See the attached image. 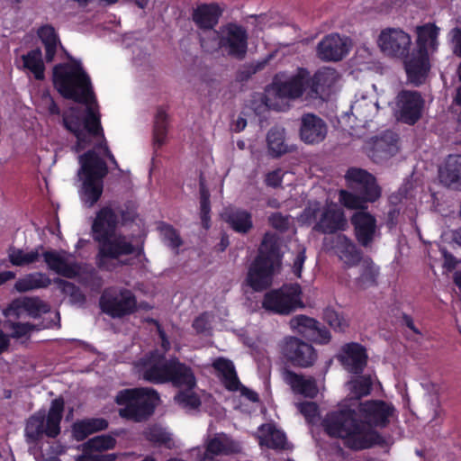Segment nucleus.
Here are the masks:
<instances>
[{
	"label": "nucleus",
	"mask_w": 461,
	"mask_h": 461,
	"mask_svg": "<svg viewBox=\"0 0 461 461\" xmlns=\"http://www.w3.org/2000/svg\"><path fill=\"white\" fill-rule=\"evenodd\" d=\"M53 283L58 285L63 294L68 296L71 303L77 304L85 302L86 297L84 294L75 284L59 277L54 278Z\"/></svg>",
	"instance_id": "45"
},
{
	"label": "nucleus",
	"mask_w": 461,
	"mask_h": 461,
	"mask_svg": "<svg viewBox=\"0 0 461 461\" xmlns=\"http://www.w3.org/2000/svg\"><path fill=\"white\" fill-rule=\"evenodd\" d=\"M339 80V74L331 68H322L319 69L314 76L305 83V90L310 98H322L329 95Z\"/></svg>",
	"instance_id": "19"
},
{
	"label": "nucleus",
	"mask_w": 461,
	"mask_h": 461,
	"mask_svg": "<svg viewBox=\"0 0 461 461\" xmlns=\"http://www.w3.org/2000/svg\"><path fill=\"white\" fill-rule=\"evenodd\" d=\"M351 113L359 122H368L378 110L377 101L375 95L358 94L351 104Z\"/></svg>",
	"instance_id": "32"
},
{
	"label": "nucleus",
	"mask_w": 461,
	"mask_h": 461,
	"mask_svg": "<svg viewBox=\"0 0 461 461\" xmlns=\"http://www.w3.org/2000/svg\"><path fill=\"white\" fill-rule=\"evenodd\" d=\"M439 32L440 28L431 23L415 27V49L404 61L408 80L415 86L424 81L430 68L429 57L438 50Z\"/></svg>",
	"instance_id": "5"
},
{
	"label": "nucleus",
	"mask_w": 461,
	"mask_h": 461,
	"mask_svg": "<svg viewBox=\"0 0 461 461\" xmlns=\"http://www.w3.org/2000/svg\"><path fill=\"white\" fill-rule=\"evenodd\" d=\"M204 452L198 461H221L222 456L240 451V444L224 433H217L212 437H208L204 441Z\"/></svg>",
	"instance_id": "20"
},
{
	"label": "nucleus",
	"mask_w": 461,
	"mask_h": 461,
	"mask_svg": "<svg viewBox=\"0 0 461 461\" xmlns=\"http://www.w3.org/2000/svg\"><path fill=\"white\" fill-rule=\"evenodd\" d=\"M358 410L364 421L357 419L355 409L332 411L325 416L322 426L328 435L339 438L352 449L370 448L383 442L382 437L371 427L384 428L396 417L394 406L382 400L360 402Z\"/></svg>",
	"instance_id": "2"
},
{
	"label": "nucleus",
	"mask_w": 461,
	"mask_h": 461,
	"mask_svg": "<svg viewBox=\"0 0 461 461\" xmlns=\"http://www.w3.org/2000/svg\"><path fill=\"white\" fill-rule=\"evenodd\" d=\"M167 132V114L166 111L159 108L157 111L154 122V144L158 147L165 143Z\"/></svg>",
	"instance_id": "44"
},
{
	"label": "nucleus",
	"mask_w": 461,
	"mask_h": 461,
	"mask_svg": "<svg viewBox=\"0 0 461 461\" xmlns=\"http://www.w3.org/2000/svg\"><path fill=\"white\" fill-rule=\"evenodd\" d=\"M41 255L48 268L59 276L74 278L79 275L80 267L76 262H69L66 257L55 249L41 250Z\"/></svg>",
	"instance_id": "25"
},
{
	"label": "nucleus",
	"mask_w": 461,
	"mask_h": 461,
	"mask_svg": "<svg viewBox=\"0 0 461 461\" xmlns=\"http://www.w3.org/2000/svg\"><path fill=\"white\" fill-rule=\"evenodd\" d=\"M300 218L303 223L314 221L313 230L323 234L343 231L348 227V221L343 210L335 203H327L321 207L319 202H311Z\"/></svg>",
	"instance_id": "12"
},
{
	"label": "nucleus",
	"mask_w": 461,
	"mask_h": 461,
	"mask_svg": "<svg viewBox=\"0 0 461 461\" xmlns=\"http://www.w3.org/2000/svg\"><path fill=\"white\" fill-rule=\"evenodd\" d=\"M328 127L325 122L313 113H306L301 117L300 137L307 144L321 142L327 135Z\"/></svg>",
	"instance_id": "24"
},
{
	"label": "nucleus",
	"mask_w": 461,
	"mask_h": 461,
	"mask_svg": "<svg viewBox=\"0 0 461 461\" xmlns=\"http://www.w3.org/2000/svg\"><path fill=\"white\" fill-rule=\"evenodd\" d=\"M5 329L11 331L8 336L10 339H19L22 338H30L31 333L34 330H41L45 329L46 326L40 324H32L29 322H19V321H6L4 324Z\"/></svg>",
	"instance_id": "42"
},
{
	"label": "nucleus",
	"mask_w": 461,
	"mask_h": 461,
	"mask_svg": "<svg viewBox=\"0 0 461 461\" xmlns=\"http://www.w3.org/2000/svg\"><path fill=\"white\" fill-rule=\"evenodd\" d=\"M305 258V249H299L298 254L296 255L293 264V271L297 277L301 276Z\"/></svg>",
	"instance_id": "61"
},
{
	"label": "nucleus",
	"mask_w": 461,
	"mask_h": 461,
	"mask_svg": "<svg viewBox=\"0 0 461 461\" xmlns=\"http://www.w3.org/2000/svg\"><path fill=\"white\" fill-rule=\"evenodd\" d=\"M38 35L43 45L59 43V37L52 25L46 24L38 30Z\"/></svg>",
	"instance_id": "51"
},
{
	"label": "nucleus",
	"mask_w": 461,
	"mask_h": 461,
	"mask_svg": "<svg viewBox=\"0 0 461 461\" xmlns=\"http://www.w3.org/2000/svg\"><path fill=\"white\" fill-rule=\"evenodd\" d=\"M308 81V71L299 68L297 73L285 81L276 80L266 90L264 102L272 110L284 111L289 107V102L300 97Z\"/></svg>",
	"instance_id": "13"
},
{
	"label": "nucleus",
	"mask_w": 461,
	"mask_h": 461,
	"mask_svg": "<svg viewBox=\"0 0 461 461\" xmlns=\"http://www.w3.org/2000/svg\"><path fill=\"white\" fill-rule=\"evenodd\" d=\"M115 438L111 435H100L88 438V453L104 451L114 447Z\"/></svg>",
	"instance_id": "48"
},
{
	"label": "nucleus",
	"mask_w": 461,
	"mask_h": 461,
	"mask_svg": "<svg viewBox=\"0 0 461 461\" xmlns=\"http://www.w3.org/2000/svg\"><path fill=\"white\" fill-rule=\"evenodd\" d=\"M359 276L356 278L357 287L366 289L376 284L378 267L369 259L361 260Z\"/></svg>",
	"instance_id": "41"
},
{
	"label": "nucleus",
	"mask_w": 461,
	"mask_h": 461,
	"mask_svg": "<svg viewBox=\"0 0 461 461\" xmlns=\"http://www.w3.org/2000/svg\"><path fill=\"white\" fill-rule=\"evenodd\" d=\"M351 223L354 227L355 237L362 247L371 246L379 235L376 218L367 211L356 212L351 216Z\"/></svg>",
	"instance_id": "21"
},
{
	"label": "nucleus",
	"mask_w": 461,
	"mask_h": 461,
	"mask_svg": "<svg viewBox=\"0 0 461 461\" xmlns=\"http://www.w3.org/2000/svg\"><path fill=\"white\" fill-rule=\"evenodd\" d=\"M452 37L455 45V52L461 56V30L454 29L452 31Z\"/></svg>",
	"instance_id": "63"
},
{
	"label": "nucleus",
	"mask_w": 461,
	"mask_h": 461,
	"mask_svg": "<svg viewBox=\"0 0 461 461\" xmlns=\"http://www.w3.org/2000/svg\"><path fill=\"white\" fill-rule=\"evenodd\" d=\"M311 339L320 344H326L330 339V334L324 327L318 321L316 330H313L312 335L310 336Z\"/></svg>",
	"instance_id": "57"
},
{
	"label": "nucleus",
	"mask_w": 461,
	"mask_h": 461,
	"mask_svg": "<svg viewBox=\"0 0 461 461\" xmlns=\"http://www.w3.org/2000/svg\"><path fill=\"white\" fill-rule=\"evenodd\" d=\"M193 328L198 334H204L211 330V315L204 312L194 319Z\"/></svg>",
	"instance_id": "53"
},
{
	"label": "nucleus",
	"mask_w": 461,
	"mask_h": 461,
	"mask_svg": "<svg viewBox=\"0 0 461 461\" xmlns=\"http://www.w3.org/2000/svg\"><path fill=\"white\" fill-rule=\"evenodd\" d=\"M52 82L58 93L67 100L80 104L71 107L63 114V125L76 138L72 150L80 153L75 185L78 187L80 199L86 203V72L80 62L73 60L54 66Z\"/></svg>",
	"instance_id": "1"
},
{
	"label": "nucleus",
	"mask_w": 461,
	"mask_h": 461,
	"mask_svg": "<svg viewBox=\"0 0 461 461\" xmlns=\"http://www.w3.org/2000/svg\"><path fill=\"white\" fill-rule=\"evenodd\" d=\"M222 217L239 233H247L253 227L251 213L246 210L228 208L222 213Z\"/></svg>",
	"instance_id": "33"
},
{
	"label": "nucleus",
	"mask_w": 461,
	"mask_h": 461,
	"mask_svg": "<svg viewBox=\"0 0 461 461\" xmlns=\"http://www.w3.org/2000/svg\"><path fill=\"white\" fill-rule=\"evenodd\" d=\"M300 412L309 420H313L318 414V406L312 402H301L297 405Z\"/></svg>",
	"instance_id": "58"
},
{
	"label": "nucleus",
	"mask_w": 461,
	"mask_h": 461,
	"mask_svg": "<svg viewBox=\"0 0 461 461\" xmlns=\"http://www.w3.org/2000/svg\"><path fill=\"white\" fill-rule=\"evenodd\" d=\"M372 384L373 379L370 375L359 376L348 382L347 385L348 391L350 392V399L345 400L339 405L338 410L348 409V407L351 409H355V407H358V400L361 397L366 396L370 393Z\"/></svg>",
	"instance_id": "30"
},
{
	"label": "nucleus",
	"mask_w": 461,
	"mask_h": 461,
	"mask_svg": "<svg viewBox=\"0 0 461 461\" xmlns=\"http://www.w3.org/2000/svg\"><path fill=\"white\" fill-rule=\"evenodd\" d=\"M52 281L50 276L43 272H33L19 278L14 288L20 293L47 288L51 285Z\"/></svg>",
	"instance_id": "36"
},
{
	"label": "nucleus",
	"mask_w": 461,
	"mask_h": 461,
	"mask_svg": "<svg viewBox=\"0 0 461 461\" xmlns=\"http://www.w3.org/2000/svg\"><path fill=\"white\" fill-rule=\"evenodd\" d=\"M317 321L305 315H297L289 321L291 329L304 337L310 338L316 330Z\"/></svg>",
	"instance_id": "43"
},
{
	"label": "nucleus",
	"mask_w": 461,
	"mask_h": 461,
	"mask_svg": "<svg viewBox=\"0 0 461 461\" xmlns=\"http://www.w3.org/2000/svg\"><path fill=\"white\" fill-rule=\"evenodd\" d=\"M339 357L344 367L353 374L361 373L366 364V350L357 343L345 345Z\"/></svg>",
	"instance_id": "28"
},
{
	"label": "nucleus",
	"mask_w": 461,
	"mask_h": 461,
	"mask_svg": "<svg viewBox=\"0 0 461 461\" xmlns=\"http://www.w3.org/2000/svg\"><path fill=\"white\" fill-rule=\"evenodd\" d=\"M115 401L124 406L119 410L121 417L139 422L153 412L159 397L152 388H135L119 392Z\"/></svg>",
	"instance_id": "11"
},
{
	"label": "nucleus",
	"mask_w": 461,
	"mask_h": 461,
	"mask_svg": "<svg viewBox=\"0 0 461 461\" xmlns=\"http://www.w3.org/2000/svg\"><path fill=\"white\" fill-rule=\"evenodd\" d=\"M323 318L325 321L335 330L344 331L348 327L347 320L333 309H325Z\"/></svg>",
	"instance_id": "49"
},
{
	"label": "nucleus",
	"mask_w": 461,
	"mask_h": 461,
	"mask_svg": "<svg viewBox=\"0 0 461 461\" xmlns=\"http://www.w3.org/2000/svg\"><path fill=\"white\" fill-rule=\"evenodd\" d=\"M41 101L43 103L44 108L48 111L50 115L60 114V108L50 92L46 91L42 93Z\"/></svg>",
	"instance_id": "55"
},
{
	"label": "nucleus",
	"mask_w": 461,
	"mask_h": 461,
	"mask_svg": "<svg viewBox=\"0 0 461 461\" xmlns=\"http://www.w3.org/2000/svg\"><path fill=\"white\" fill-rule=\"evenodd\" d=\"M42 245L37 246L35 249L29 252H24L22 249H17L14 246L8 249V259L13 266L24 267L35 263L39 260L41 251L43 250Z\"/></svg>",
	"instance_id": "37"
},
{
	"label": "nucleus",
	"mask_w": 461,
	"mask_h": 461,
	"mask_svg": "<svg viewBox=\"0 0 461 461\" xmlns=\"http://www.w3.org/2000/svg\"><path fill=\"white\" fill-rule=\"evenodd\" d=\"M439 176L446 185L461 183V155H449Z\"/></svg>",
	"instance_id": "39"
},
{
	"label": "nucleus",
	"mask_w": 461,
	"mask_h": 461,
	"mask_svg": "<svg viewBox=\"0 0 461 461\" xmlns=\"http://www.w3.org/2000/svg\"><path fill=\"white\" fill-rule=\"evenodd\" d=\"M397 141V136L393 132H385L375 140L371 154L372 158L375 159H384L393 156L398 151Z\"/></svg>",
	"instance_id": "35"
},
{
	"label": "nucleus",
	"mask_w": 461,
	"mask_h": 461,
	"mask_svg": "<svg viewBox=\"0 0 461 461\" xmlns=\"http://www.w3.org/2000/svg\"><path fill=\"white\" fill-rule=\"evenodd\" d=\"M424 99L417 91L402 90L396 97V112L399 119L414 124L421 116Z\"/></svg>",
	"instance_id": "17"
},
{
	"label": "nucleus",
	"mask_w": 461,
	"mask_h": 461,
	"mask_svg": "<svg viewBox=\"0 0 461 461\" xmlns=\"http://www.w3.org/2000/svg\"><path fill=\"white\" fill-rule=\"evenodd\" d=\"M346 179L351 185H356L362 193V195H357L347 190L339 191V201L348 210L366 211V203H374L381 196V189L375 177L366 170L350 168L346 174Z\"/></svg>",
	"instance_id": "10"
},
{
	"label": "nucleus",
	"mask_w": 461,
	"mask_h": 461,
	"mask_svg": "<svg viewBox=\"0 0 461 461\" xmlns=\"http://www.w3.org/2000/svg\"><path fill=\"white\" fill-rule=\"evenodd\" d=\"M23 310L33 318L38 317L41 312H49V306L39 298H23V300L13 301L4 311L6 317H19Z\"/></svg>",
	"instance_id": "29"
},
{
	"label": "nucleus",
	"mask_w": 461,
	"mask_h": 461,
	"mask_svg": "<svg viewBox=\"0 0 461 461\" xmlns=\"http://www.w3.org/2000/svg\"><path fill=\"white\" fill-rule=\"evenodd\" d=\"M268 150L273 157H280L290 151L285 143V130L283 128H272L267 136Z\"/></svg>",
	"instance_id": "40"
},
{
	"label": "nucleus",
	"mask_w": 461,
	"mask_h": 461,
	"mask_svg": "<svg viewBox=\"0 0 461 461\" xmlns=\"http://www.w3.org/2000/svg\"><path fill=\"white\" fill-rule=\"evenodd\" d=\"M140 376L154 384L171 382L176 386L196 385L192 369L176 358L166 359L161 354L153 352L136 364Z\"/></svg>",
	"instance_id": "4"
},
{
	"label": "nucleus",
	"mask_w": 461,
	"mask_h": 461,
	"mask_svg": "<svg viewBox=\"0 0 461 461\" xmlns=\"http://www.w3.org/2000/svg\"><path fill=\"white\" fill-rule=\"evenodd\" d=\"M72 437L77 441H84L86 438V419L73 424Z\"/></svg>",
	"instance_id": "59"
},
{
	"label": "nucleus",
	"mask_w": 461,
	"mask_h": 461,
	"mask_svg": "<svg viewBox=\"0 0 461 461\" xmlns=\"http://www.w3.org/2000/svg\"><path fill=\"white\" fill-rule=\"evenodd\" d=\"M345 268L357 266L362 260L361 251L357 245L344 234L337 235L332 239L331 247Z\"/></svg>",
	"instance_id": "26"
},
{
	"label": "nucleus",
	"mask_w": 461,
	"mask_h": 461,
	"mask_svg": "<svg viewBox=\"0 0 461 461\" xmlns=\"http://www.w3.org/2000/svg\"><path fill=\"white\" fill-rule=\"evenodd\" d=\"M262 307L270 312L287 315L297 308H303L302 289L298 284L285 285L264 295Z\"/></svg>",
	"instance_id": "14"
},
{
	"label": "nucleus",
	"mask_w": 461,
	"mask_h": 461,
	"mask_svg": "<svg viewBox=\"0 0 461 461\" xmlns=\"http://www.w3.org/2000/svg\"><path fill=\"white\" fill-rule=\"evenodd\" d=\"M179 387H185V389L179 392L175 396L176 402L184 409H196L200 406L201 401L198 395L193 392L194 386L180 385Z\"/></svg>",
	"instance_id": "46"
},
{
	"label": "nucleus",
	"mask_w": 461,
	"mask_h": 461,
	"mask_svg": "<svg viewBox=\"0 0 461 461\" xmlns=\"http://www.w3.org/2000/svg\"><path fill=\"white\" fill-rule=\"evenodd\" d=\"M108 428V421L104 418L88 419V435Z\"/></svg>",
	"instance_id": "60"
},
{
	"label": "nucleus",
	"mask_w": 461,
	"mask_h": 461,
	"mask_svg": "<svg viewBox=\"0 0 461 461\" xmlns=\"http://www.w3.org/2000/svg\"><path fill=\"white\" fill-rule=\"evenodd\" d=\"M145 438L153 443L164 444L171 447V435L159 426H150L144 431Z\"/></svg>",
	"instance_id": "47"
},
{
	"label": "nucleus",
	"mask_w": 461,
	"mask_h": 461,
	"mask_svg": "<svg viewBox=\"0 0 461 461\" xmlns=\"http://www.w3.org/2000/svg\"><path fill=\"white\" fill-rule=\"evenodd\" d=\"M411 35L401 28H385L377 40L378 47L385 56L403 59L411 55Z\"/></svg>",
	"instance_id": "16"
},
{
	"label": "nucleus",
	"mask_w": 461,
	"mask_h": 461,
	"mask_svg": "<svg viewBox=\"0 0 461 461\" xmlns=\"http://www.w3.org/2000/svg\"><path fill=\"white\" fill-rule=\"evenodd\" d=\"M285 172L281 168H276L266 174L265 184L267 186L276 188L281 185Z\"/></svg>",
	"instance_id": "56"
},
{
	"label": "nucleus",
	"mask_w": 461,
	"mask_h": 461,
	"mask_svg": "<svg viewBox=\"0 0 461 461\" xmlns=\"http://www.w3.org/2000/svg\"><path fill=\"white\" fill-rule=\"evenodd\" d=\"M351 41L339 33L326 35L316 47V55L322 61H339L348 55Z\"/></svg>",
	"instance_id": "18"
},
{
	"label": "nucleus",
	"mask_w": 461,
	"mask_h": 461,
	"mask_svg": "<svg viewBox=\"0 0 461 461\" xmlns=\"http://www.w3.org/2000/svg\"><path fill=\"white\" fill-rule=\"evenodd\" d=\"M100 307L113 318H121L135 312L137 300L133 293L126 288H106L100 298Z\"/></svg>",
	"instance_id": "15"
},
{
	"label": "nucleus",
	"mask_w": 461,
	"mask_h": 461,
	"mask_svg": "<svg viewBox=\"0 0 461 461\" xmlns=\"http://www.w3.org/2000/svg\"><path fill=\"white\" fill-rule=\"evenodd\" d=\"M200 210L202 223L205 229H208L210 220V201L208 193L203 189L201 191Z\"/></svg>",
	"instance_id": "52"
},
{
	"label": "nucleus",
	"mask_w": 461,
	"mask_h": 461,
	"mask_svg": "<svg viewBox=\"0 0 461 461\" xmlns=\"http://www.w3.org/2000/svg\"><path fill=\"white\" fill-rule=\"evenodd\" d=\"M237 391H239L240 393V394L242 396H244L245 398H247L249 402H258V393L256 392L243 386L241 384Z\"/></svg>",
	"instance_id": "62"
},
{
	"label": "nucleus",
	"mask_w": 461,
	"mask_h": 461,
	"mask_svg": "<svg viewBox=\"0 0 461 461\" xmlns=\"http://www.w3.org/2000/svg\"><path fill=\"white\" fill-rule=\"evenodd\" d=\"M221 15V10L220 6L215 4H202L194 8L192 12V21L195 26L199 29V37H208L206 34L213 37V31L215 26L219 23V19Z\"/></svg>",
	"instance_id": "22"
},
{
	"label": "nucleus",
	"mask_w": 461,
	"mask_h": 461,
	"mask_svg": "<svg viewBox=\"0 0 461 461\" xmlns=\"http://www.w3.org/2000/svg\"><path fill=\"white\" fill-rule=\"evenodd\" d=\"M65 410L62 397L51 401L49 411L41 409L32 414L25 423L24 435L29 444H38L44 437L56 438L61 431L60 423Z\"/></svg>",
	"instance_id": "8"
},
{
	"label": "nucleus",
	"mask_w": 461,
	"mask_h": 461,
	"mask_svg": "<svg viewBox=\"0 0 461 461\" xmlns=\"http://www.w3.org/2000/svg\"><path fill=\"white\" fill-rule=\"evenodd\" d=\"M258 438L261 447L276 450L287 448L288 443L285 433L273 424L261 425L258 428Z\"/></svg>",
	"instance_id": "31"
},
{
	"label": "nucleus",
	"mask_w": 461,
	"mask_h": 461,
	"mask_svg": "<svg viewBox=\"0 0 461 461\" xmlns=\"http://www.w3.org/2000/svg\"><path fill=\"white\" fill-rule=\"evenodd\" d=\"M105 158L117 166L108 148L101 125L99 105L88 80V203L91 205L99 200L103 193L104 178L108 173Z\"/></svg>",
	"instance_id": "3"
},
{
	"label": "nucleus",
	"mask_w": 461,
	"mask_h": 461,
	"mask_svg": "<svg viewBox=\"0 0 461 461\" xmlns=\"http://www.w3.org/2000/svg\"><path fill=\"white\" fill-rule=\"evenodd\" d=\"M282 376L294 393L307 398L317 396L319 389L313 377L299 375L288 369L283 371Z\"/></svg>",
	"instance_id": "27"
},
{
	"label": "nucleus",
	"mask_w": 461,
	"mask_h": 461,
	"mask_svg": "<svg viewBox=\"0 0 461 461\" xmlns=\"http://www.w3.org/2000/svg\"><path fill=\"white\" fill-rule=\"evenodd\" d=\"M200 43L207 51L217 48L230 57L243 59L248 52L249 34L243 26L229 23L213 31L212 38L201 35Z\"/></svg>",
	"instance_id": "9"
},
{
	"label": "nucleus",
	"mask_w": 461,
	"mask_h": 461,
	"mask_svg": "<svg viewBox=\"0 0 461 461\" xmlns=\"http://www.w3.org/2000/svg\"><path fill=\"white\" fill-rule=\"evenodd\" d=\"M213 368L218 372L224 386L230 391H237L240 382L237 376L233 363L224 357H218L212 362Z\"/></svg>",
	"instance_id": "34"
},
{
	"label": "nucleus",
	"mask_w": 461,
	"mask_h": 461,
	"mask_svg": "<svg viewBox=\"0 0 461 461\" xmlns=\"http://www.w3.org/2000/svg\"><path fill=\"white\" fill-rule=\"evenodd\" d=\"M281 254L277 239L274 234L267 233L259 248V253L251 264L248 276V285L257 292L269 287L273 277L280 271Z\"/></svg>",
	"instance_id": "7"
},
{
	"label": "nucleus",
	"mask_w": 461,
	"mask_h": 461,
	"mask_svg": "<svg viewBox=\"0 0 461 461\" xmlns=\"http://www.w3.org/2000/svg\"><path fill=\"white\" fill-rule=\"evenodd\" d=\"M118 218L114 212L104 207L100 210L93 223L95 239L102 241L100 267H104L108 259H119L120 257L131 255L134 251L132 243L125 236L114 234Z\"/></svg>",
	"instance_id": "6"
},
{
	"label": "nucleus",
	"mask_w": 461,
	"mask_h": 461,
	"mask_svg": "<svg viewBox=\"0 0 461 461\" xmlns=\"http://www.w3.org/2000/svg\"><path fill=\"white\" fill-rule=\"evenodd\" d=\"M283 354L294 365L301 367L312 366L317 357L314 348L297 338H288L283 346Z\"/></svg>",
	"instance_id": "23"
},
{
	"label": "nucleus",
	"mask_w": 461,
	"mask_h": 461,
	"mask_svg": "<svg viewBox=\"0 0 461 461\" xmlns=\"http://www.w3.org/2000/svg\"><path fill=\"white\" fill-rule=\"evenodd\" d=\"M115 457L113 454L93 455L88 453V461H114Z\"/></svg>",
	"instance_id": "64"
},
{
	"label": "nucleus",
	"mask_w": 461,
	"mask_h": 461,
	"mask_svg": "<svg viewBox=\"0 0 461 461\" xmlns=\"http://www.w3.org/2000/svg\"><path fill=\"white\" fill-rule=\"evenodd\" d=\"M159 231L163 241L168 247L176 249L181 245L182 241L179 234L172 226L163 223L159 226Z\"/></svg>",
	"instance_id": "50"
},
{
	"label": "nucleus",
	"mask_w": 461,
	"mask_h": 461,
	"mask_svg": "<svg viewBox=\"0 0 461 461\" xmlns=\"http://www.w3.org/2000/svg\"><path fill=\"white\" fill-rule=\"evenodd\" d=\"M23 68L29 70L37 80L45 77V65L42 59V52L40 48L31 50L22 56Z\"/></svg>",
	"instance_id": "38"
},
{
	"label": "nucleus",
	"mask_w": 461,
	"mask_h": 461,
	"mask_svg": "<svg viewBox=\"0 0 461 461\" xmlns=\"http://www.w3.org/2000/svg\"><path fill=\"white\" fill-rule=\"evenodd\" d=\"M269 223L273 228L284 231L290 226V217L280 212H275L269 216Z\"/></svg>",
	"instance_id": "54"
}]
</instances>
